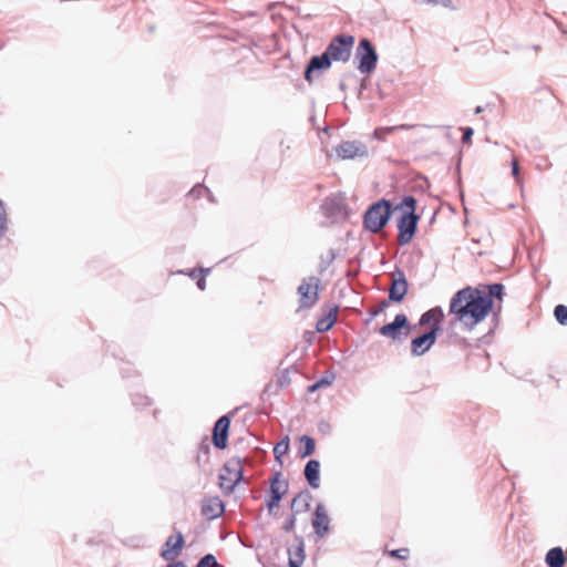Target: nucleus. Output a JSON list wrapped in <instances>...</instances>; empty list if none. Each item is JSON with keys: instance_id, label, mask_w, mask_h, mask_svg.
<instances>
[{"instance_id": "obj_33", "label": "nucleus", "mask_w": 567, "mask_h": 567, "mask_svg": "<svg viewBox=\"0 0 567 567\" xmlns=\"http://www.w3.org/2000/svg\"><path fill=\"white\" fill-rule=\"evenodd\" d=\"M404 207H405V208H408V210H406V212H413V213H415V208H416V199H415L413 196H411V195L405 196V197L402 199L401 204H400L396 208L402 209V208H404Z\"/></svg>"}, {"instance_id": "obj_3", "label": "nucleus", "mask_w": 567, "mask_h": 567, "mask_svg": "<svg viewBox=\"0 0 567 567\" xmlns=\"http://www.w3.org/2000/svg\"><path fill=\"white\" fill-rule=\"evenodd\" d=\"M220 489L229 495L234 492L235 487L244 481V467L239 457H233L227 461L220 470L219 476Z\"/></svg>"}, {"instance_id": "obj_27", "label": "nucleus", "mask_w": 567, "mask_h": 567, "mask_svg": "<svg viewBox=\"0 0 567 567\" xmlns=\"http://www.w3.org/2000/svg\"><path fill=\"white\" fill-rule=\"evenodd\" d=\"M333 380H334V374H332V373L329 375H323L318 381H316L313 384L308 386V392L312 393V392L319 390L320 388L329 386L332 384Z\"/></svg>"}, {"instance_id": "obj_29", "label": "nucleus", "mask_w": 567, "mask_h": 567, "mask_svg": "<svg viewBox=\"0 0 567 567\" xmlns=\"http://www.w3.org/2000/svg\"><path fill=\"white\" fill-rule=\"evenodd\" d=\"M8 224H9V219H8V215H7V212L4 209V204L3 202L0 199V239L6 235L7 230H8Z\"/></svg>"}, {"instance_id": "obj_23", "label": "nucleus", "mask_w": 567, "mask_h": 567, "mask_svg": "<svg viewBox=\"0 0 567 567\" xmlns=\"http://www.w3.org/2000/svg\"><path fill=\"white\" fill-rule=\"evenodd\" d=\"M336 259V252L334 249L330 248L326 254H322L320 256L319 265H318V272L320 275L324 274L327 269L330 267V265Z\"/></svg>"}, {"instance_id": "obj_50", "label": "nucleus", "mask_w": 567, "mask_h": 567, "mask_svg": "<svg viewBox=\"0 0 567 567\" xmlns=\"http://www.w3.org/2000/svg\"><path fill=\"white\" fill-rule=\"evenodd\" d=\"M482 111H483L482 106H477V107L475 109V113H476V114L481 113Z\"/></svg>"}, {"instance_id": "obj_1", "label": "nucleus", "mask_w": 567, "mask_h": 567, "mask_svg": "<svg viewBox=\"0 0 567 567\" xmlns=\"http://www.w3.org/2000/svg\"><path fill=\"white\" fill-rule=\"evenodd\" d=\"M493 307L494 300L486 296L485 290L467 286L452 297L450 315H454L455 320L466 329L473 330L488 316Z\"/></svg>"}, {"instance_id": "obj_20", "label": "nucleus", "mask_w": 567, "mask_h": 567, "mask_svg": "<svg viewBox=\"0 0 567 567\" xmlns=\"http://www.w3.org/2000/svg\"><path fill=\"white\" fill-rule=\"evenodd\" d=\"M338 311H339V306H337V305L328 307L326 313L316 323L317 331L318 332L329 331L337 321Z\"/></svg>"}, {"instance_id": "obj_22", "label": "nucleus", "mask_w": 567, "mask_h": 567, "mask_svg": "<svg viewBox=\"0 0 567 567\" xmlns=\"http://www.w3.org/2000/svg\"><path fill=\"white\" fill-rule=\"evenodd\" d=\"M566 556L561 547L550 548L545 557V561L548 567H564L566 564Z\"/></svg>"}, {"instance_id": "obj_32", "label": "nucleus", "mask_w": 567, "mask_h": 567, "mask_svg": "<svg viewBox=\"0 0 567 567\" xmlns=\"http://www.w3.org/2000/svg\"><path fill=\"white\" fill-rule=\"evenodd\" d=\"M217 566H218V561L213 554H206L198 560V563L196 565V567H217Z\"/></svg>"}, {"instance_id": "obj_5", "label": "nucleus", "mask_w": 567, "mask_h": 567, "mask_svg": "<svg viewBox=\"0 0 567 567\" xmlns=\"http://www.w3.org/2000/svg\"><path fill=\"white\" fill-rule=\"evenodd\" d=\"M269 495L266 499V506L269 514H272L274 509L279 507L281 499L288 493L289 483L284 478L280 471H276L269 478Z\"/></svg>"}, {"instance_id": "obj_8", "label": "nucleus", "mask_w": 567, "mask_h": 567, "mask_svg": "<svg viewBox=\"0 0 567 567\" xmlns=\"http://www.w3.org/2000/svg\"><path fill=\"white\" fill-rule=\"evenodd\" d=\"M420 216L413 212H404L398 220V243L401 246L409 244L417 230Z\"/></svg>"}, {"instance_id": "obj_25", "label": "nucleus", "mask_w": 567, "mask_h": 567, "mask_svg": "<svg viewBox=\"0 0 567 567\" xmlns=\"http://www.w3.org/2000/svg\"><path fill=\"white\" fill-rule=\"evenodd\" d=\"M487 292L486 296H488L492 300L495 298L497 300H502L505 296V287L501 282H494L485 286Z\"/></svg>"}, {"instance_id": "obj_48", "label": "nucleus", "mask_w": 567, "mask_h": 567, "mask_svg": "<svg viewBox=\"0 0 567 567\" xmlns=\"http://www.w3.org/2000/svg\"><path fill=\"white\" fill-rule=\"evenodd\" d=\"M202 449L204 450L205 454L209 453V446L208 445H205Z\"/></svg>"}, {"instance_id": "obj_10", "label": "nucleus", "mask_w": 567, "mask_h": 567, "mask_svg": "<svg viewBox=\"0 0 567 567\" xmlns=\"http://www.w3.org/2000/svg\"><path fill=\"white\" fill-rule=\"evenodd\" d=\"M334 151L340 159L363 158L369 154L367 145L360 141H343L336 146Z\"/></svg>"}, {"instance_id": "obj_12", "label": "nucleus", "mask_w": 567, "mask_h": 567, "mask_svg": "<svg viewBox=\"0 0 567 567\" xmlns=\"http://www.w3.org/2000/svg\"><path fill=\"white\" fill-rule=\"evenodd\" d=\"M230 422V416L225 414L214 424L213 444L216 449L224 450L227 447Z\"/></svg>"}, {"instance_id": "obj_11", "label": "nucleus", "mask_w": 567, "mask_h": 567, "mask_svg": "<svg viewBox=\"0 0 567 567\" xmlns=\"http://www.w3.org/2000/svg\"><path fill=\"white\" fill-rule=\"evenodd\" d=\"M437 328H430L427 331L411 340V354L421 357L425 354L437 339Z\"/></svg>"}, {"instance_id": "obj_17", "label": "nucleus", "mask_w": 567, "mask_h": 567, "mask_svg": "<svg viewBox=\"0 0 567 567\" xmlns=\"http://www.w3.org/2000/svg\"><path fill=\"white\" fill-rule=\"evenodd\" d=\"M225 512V504L219 497H210L202 503V515L207 519H216Z\"/></svg>"}, {"instance_id": "obj_46", "label": "nucleus", "mask_w": 567, "mask_h": 567, "mask_svg": "<svg viewBox=\"0 0 567 567\" xmlns=\"http://www.w3.org/2000/svg\"><path fill=\"white\" fill-rule=\"evenodd\" d=\"M384 307H386V302H383V303H382V306H381L380 308H378V309L373 310V311L371 312V316H372V317L378 316V315L383 310V308H384Z\"/></svg>"}, {"instance_id": "obj_42", "label": "nucleus", "mask_w": 567, "mask_h": 567, "mask_svg": "<svg viewBox=\"0 0 567 567\" xmlns=\"http://www.w3.org/2000/svg\"><path fill=\"white\" fill-rule=\"evenodd\" d=\"M512 174L514 177H517L519 175V165H518V161L513 157L512 159Z\"/></svg>"}, {"instance_id": "obj_24", "label": "nucleus", "mask_w": 567, "mask_h": 567, "mask_svg": "<svg viewBox=\"0 0 567 567\" xmlns=\"http://www.w3.org/2000/svg\"><path fill=\"white\" fill-rule=\"evenodd\" d=\"M300 442L303 445L299 452L301 458H305V457L313 454V452L316 450V441L311 436L302 435L300 437Z\"/></svg>"}, {"instance_id": "obj_31", "label": "nucleus", "mask_w": 567, "mask_h": 567, "mask_svg": "<svg viewBox=\"0 0 567 567\" xmlns=\"http://www.w3.org/2000/svg\"><path fill=\"white\" fill-rule=\"evenodd\" d=\"M295 542L297 543V547H296V551H295V557H292V558L301 560V561H305V559H306V551H305L303 538L301 536H299V535H296L295 536Z\"/></svg>"}, {"instance_id": "obj_14", "label": "nucleus", "mask_w": 567, "mask_h": 567, "mask_svg": "<svg viewBox=\"0 0 567 567\" xmlns=\"http://www.w3.org/2000/svg\"><path fill=\"white\" fill-rule=\"evenodd\" d=\"M329 523L330 518L328 516L324 505L322 503H318L313 512V517L311 519V525L318 537L321 538L329 533Z\"/></svg>"}, {"instance_id": "obj_28", "label": "nucleus", "mask_w": 567, "mask_h": 567, "mask_svg": "<svg viewBox=\"0 0 567 567\" xmlns=\"http://www.w3.org/2000/svg\"><path fill=\"white\" fill-rule=\"evenodd\" d=\"M554 317L560 326H567V306L557 305L554 308Z\"/></svg>"}, {"instance_id": "obj_35", "label": "nucleus", "mask_w": 567, "mask_h": 567, "mask_svg": "<svg viewBox=\"0 0 567 567\" xmlns=\"http://www.w3.org/2000/svg\"><path fill=\"white\" fill-rule=\"evenodd\" d=\"M415 2L421 3V4H441L444 8H447L451 10L455 9L452 0H415Z\"/></svg>"}, {"instance_id": "obj_16", "label": "nucleus", "mask_w": 567, "mask_h": 567, "mask_svg": "<svg viewBox=\"0 0 567 567\" xmlns=\"http://www.w3.org/2000/svg\"><path fill=\"white\" fill-rule=\"evenodd\" d=\"M444 319V312L441 307H434L423 312L419 319V326L430 328H437V333L442 330V321Z\"/></svg>"}, {"instance_id": "obj_37", "label": "nucleus", "mask_w": 567, "mask_h": 567, "mask_svg": "<svg viewBox=\"0 0 567 567\" xmlns=\"http://www.w3.org/2000/svg\"><path fill=\"white\" fill-rule=\"evenodd\" d=\"M133 404L137 408L151 405V400L146 395L135 394L132 399Z\"/></svg>"}, {"instance_id": "obj_49", "label": "nucleus", "mask_w": 567, "mask_h": 567, "mask_svg": "<svg viewBox=\"0 0 567 567\" xmlns=\"http://www.w3.org/2000/svg\"><path fill=\"white\" fill-rule=\"evenodd\" d=\"M188 275H189L192 278H196V270H192Z\"/></svg>"}, {"instance_id": "obj_45", "label": "nucleus", "mask_w": 567, "mask_h": 567, "mask_svg": "<svg viewBox=\"0 0 567 567\" xmlns=\"http://www.w3.org/2000/svg\"><path fill=\"white\" fill-rule=\"evenodd\" d=\"M165 567H186V565L183 561H175L167 564Z\"/></svg>"}, {"instance_id": "obj_19", "label": "nucleus", "mask_w": 567, "mask_h": 567, "mask_svg": "<svg viewBox=\"0 0 567 567\" xmlns=\"http://www.w3.org/2000/svg\"><path fill=\"white\" fill-rule=\"evenodd\" d=\"M303 475H305L308 484L312 488H319V486H320V462L315 458L309 460L305 466Z\"/></svg>"}, {"instance_id": "obj_21", "label": "nucleus", "mask_w": 567, "mask_h": 567, "mask_svg": "<svg viewBox=\"0 0 567 567\" xmlns=\"http://www.w3.org/2000/svg\"><path fill=\"white\" fill-rule=\"evenodd\" d=\"M311 498V493L308 489L299 492L291 501V512H293V514L308 512Z\"/></svg>"}, {"instance_id": "obj_2", "label": "nucleus", "mask_w": 567, "mask_h": 567, "mask_svg": "<svg viewBox=\"0 0 567 567\" xmlns=\"http://www.w3.org/2000/svg\"><path fill=\"white\" fill-rule=\"evenodd\" d=\"M393 213L391 200L382 198L373 203L363 215V226L372 234H379L389 223Z\"/></svg>"}, {"instance_id": "obj_9", "label": "nucleus", "mask_w": 567, "mask_h": 567, "mask_svg": "<svg viewBox=\"0 0 567 567\" xmlns=\"http://www.w3.org/2000/svg\"><path fill=\"white\" fill-rule=\"evenodd\" d=\"M411 329L408 317L404 313H399L392 322L382 326L379 332L392 340H402L410 334Z\"/></svg>"}, {"instance_id": "obj_4", "label": "nucleus", "mask_w": 567, "mask_h": 567, "mask_svg": "<svg viewBox=\"0 0 567 567\" xmlns=\"http://www.w3.org/2000/svg\"><path fill=\"white\" fill-rule=\"evenodd\" d=\"M353 43L354 38L352 35H337L328 44L324 53L328 55L331 62H347L351 56Z\"/></svg>"}, {"instance_id": "obj_40", "label": "nucleus", "mask_w": 567, "mask_h": 567, "mask_svg": "<svg viewBox=\"0 0 567 567\" xmlns=\"http://www.w3.org/2000/svg\"><path fill=\"white\" fill-rule=\"evenodd\" d=\"M392 557L399 558V559H406L409 556V549L408 548H400L394 549L390 553Z\"/></svg>"}, {"instance_id": "obj_43", "label": "nucleus", "mask_w": 567, "mask_h": 567, "mask_svg": "<svg viewBox=\"0 0 567 567\" xmlns=\"http://www.w3.org/2000/svg\"><path fill=\"white\" fill-rule=\"evenodd\" d=\"M472 135H473V130L471 127L464 128V134L462 137L463 142L466 143V142L471 141Z\"/></svg>"}, {"instance_id": "obj_39", "label": "nucleus", "mask_w": 567, "mask_h": 567, "mask_svg": "<svg viewBox=\"0 0 567 567\" xmlns=\"http://www.w3.org/2000/svg\"><path fill=\"white\" fill-rule=\"evenodd\" d=\"M415 125H409V124H401V125H396V126H391V127H379L374 131V135L375 136H379V133L382 131V130H386V131H396V130H410V128H413Z\"/></svg>"}, {"instance_id": "obj_6", "label": "nucleus", "mask_w": 567, "mask_h": 567, "mask_svg": "<svg viewBox=\"0 0 567 567\" xmlns=\"http://www.w3.org/2000/svg\"><path fill=\"white\" fill-rule=\"evenodd\" d=\"M355 59L359 60L358 70L361 73L370 74L375 70L378 54L370 40L363 38L359 41Z\"/></svg>"}, {"instance_id": "obj_18", "label": "nucleus", "mask_w": 567, "mask_h": 567, "mask_svg": "<svg viewBox=\"0 0 567 567\" xmlns=\"http://www.w3.org/2000/svg\"><path fill=\"white\" fill-rule=\"evenodd\" d=\"M330 65L331 61L324 52L320 55L312 56L306 68V81L311 83L316 71L327 70L330 68Z\"/></svg>"}, {"instance_id": "obj_7", "label": "nucleus", "mask_w": 567, "mask_h": 567, "mask_svg": "<svg viewBox=\"0 0 567 567\" xmlns=\"http://www.w3.org/2000/svg\"><path fill=\"white\" fill-rule=\"evenodd\" d=\"M319 284L320 279L315 276L301 281L298 287L300 309H310L317 303L319 299Z\"/></svg>"}, {"instance_id": "obj_47", "label": "nucleus", "mask_w": 567, "mask_h": 567, "mask_svg": "<svg viewBox=\"0 0 567 567\" xmlns=\"http://www.w3.org/2000/svg\"><path fill=\"white\" fill-rule=\"evenodd\" d=\"M392 131H386V130H382L380 133H379V136H377L378 138H382V136L386 133H391Z\"/></svg>"}, {"instance_id": "obj_15", "label": "nucleus", "mask_w": 567, "mask_h": 567, "mask_svg": "<svg viewBox=\"0 0 567 567\" xmlns=\"http://www.w3.org/2000/svg\"><path fill=\"white\" fill-rule=\"evenodd\" d=\"M173 536L166 539L161 553V556L167 561H173L178 557L185 544L184 536L181 532H177L175 542H173Z\"/></svg>"}, {"instance_id": "obj_38", "label": "nucleus", "mask_w": 567, "mask_h": 567, "mask_svg": "<svg viewBox=\"0 0 567 567\" xmlns=\"http://www.w3.org/2000/svg\"><path fill=\"white\" fill-rule=\"evenodd\" d=\"M318 432L322 435H329L332 432V426L328 421L322 420L318 423Z\"/></svg>"}, {"instance_id": "obj_36", "label": "nucleus", "mask_w": 567, "mask_h": 567, "mask_svg": "<svg viewBox=\"0 0 567 567\" xmlns=\"http://www.w3.org/2000/svg\"><path fill=\"white\" fill-rule=\"evenodd\" d=\"M297 515L298 514H293V512H291V514L286 518V520L282 525L284 532L290 533L295 529L296 522H297Z\"/></svg>"}, {"instance_id": "obj_13", "label": "nucleus", "mask_w": 567, "mask_h": 567, "mask_svg": "<svg viewBox=\"0 0 567 567\" xmlns=\"http://www.w3.org/2000/svg\"><path fill=\"white\" fill-rule=\"evenodd\" d=\"M409 284L405 278V275L402 270H396L392 275V284L389 288V299L392 302H401L406 292H408Z\"/></svg>"}, {"instance_id": "obj_26", "label": "nucleus", "mask_w": 567, "mask_h": 567, "mask_svg": "<svg viewBox=\"0 0 567 567\" xmlns=\"http://www.w3.org/2000/svg\"><path fill=\"white\" fill-rule=\"evenodd\" d=\"M289 451V437H284L280 442H278L274 447L275 460L282 464L281 457L286 455Z\"/></svg>"}, {"instance_id": "obj_44", "label": "nucleus", "mask_w": 567, "mask_h": 567, "mask_svg": "<svg viewBox=\"0 0 567 567\" xmlns=\"http://www.w3.org/2000/svg\"><path fill=\"white\" fill-rule=\"evenodd\" d=\"M303 561L289 557L288 567H301Z\"/></svg>"}, {"instance_id": "obj_34", "label": "nucleus", "mask_w": 567, "mask_h": 567, "mask_svg": "<svg viewBox=\"0 0 567 567\" xmlns=\"http://www.w3.org/2000/svg\"><path fill=\"white\" fill-rule=\"evenodd\" d=\"M204 193L210 195L209 189L205 185L197 184L188 192V196L199 198Z\"/></svg>"}, {"instance_id": "obj_41", "label": "nucleus", "mask_w": 567, "mask_h": 567, "mask_svg": "<svg viewBox=\"0 0 567 567\" xmlns=\"http://www.w3.org/2000/svg\"><path fill=\"white\" fill-rule=\"evenodd\" d=\"M209 272V269H200V274L203 275V277L197 280V287L200 289V290H205V287H206V281H205V276Z\"/></svg>"}, {"instance_id": "obj_30", "label": "nucleus", "mask_w": 567, "mask_h": 567, "mask_svg": "<svg viewBox=\"0 0 567 567\" xmlns=\"http://www.w3.org/2000/svg\"><path fill=\"white\" fill-rule=\"evenodd\" d=\"M323 208L329 210L330 215L340 214L342 210V200L341 199L326 200V203L323 204Z\"/></svg>"}]
</instances>
